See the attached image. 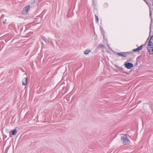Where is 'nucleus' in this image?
<instances>
[{"instance_id": "6", "label": "nucleus", "mask_w": 153, "mask_h": 153, "mask_svg": "<svg viewBox=\"0 0 153 153\" xmlns=\"http://www.w3.org/2000/svg\"><path fill=\"white\" fill-rule=\"evenodd\" d=\"M143 47V45H141V46H140V47H138L137 48L133 49V51L137 52H139L142 49Z\"/></svg>"}, {"instance_id": "1", "label": "nucleus", "mask_w": 153, "mask_h": 153, "mask_svg": "<svg viewBox=\"0 0 153 153\" xmlns=\"http://www.w3.org/2000/svg\"><path fill=\"white\" fill-rule=\"evenodd\" d=\"M147 48L150 54H153V35L151 37L149 41Z\"/></svg>"}, {"instance_id": "9", "label": "nucleus", "mask_w": 153, "mask_h": 153, "mask_svg": "<svg viewBox=\"0 0 153 153\" xmlns=\"http://www.w3.org/2000/svg\"><path fill=\"white\" fill-rule=\"evenodd\" d=\"M90 51H91L90 50H85L84 51V54H88L90 52Z\"/></svg>"}, {"instance_id": "17", "label": "nucleus", "mask_w": 153, "mask_h": 153, "mask_svg": "<svg viewBox=\"0 0 153 153\" xmlns=\"http://www.w3.org/2000/svg\"><path fill=\"white\" fill-rule=\"evenodd\" d=\"M145 2H146V3L147 4H148V2L146 0H143Z\"/></svg>"}, {"instance_id": "11", "label": "nucleus", "mask_w": 153, "mask_h": 153, "mask_svg": "<svg viewBox=\"0 0 153 153\" xmlns=\"http://www.w3.org/2000/svg\"><path fill=\"white\" fill-rule=\"evenodd\" d=\"M95 18L96 22L97 23L98 22L99 18L98 16L96 15H95Z\"/></svg>"}, {"instance_id": "14", "label": "nucleus", "mask_w": 153, "mask_h": 153, "mask_svg": "<svg viewBox=\"0 0 153 153\" xmlns=\"http://www.w3.org/2000/svg\"><path fill=\"white\" fill-rule=\"evenodd\" d=\"M92 4L94 6H96L97 5V4H96L94 0H93L92 1Z\"/></svg>"}, {"instance_id": "13", "label": "nucleus", "mask_w": 153, "mask_h": 153, "mask_svg": "<svg viewBox=\"0 0 153 153\" xmlns=\"http://www.w3.org/2000/svg\"><path fill=\"white\" fill-rule=\"evenodd\" d=\"M7 20L6 19H5L4 20H2L1 21V22H2L3 24L4 25H5L6 23V22Z\"/></svg>"}, {"instance_id": "10", "label": "nucleus", "mask_w": 153, "mask_h": 153, "mask_svg": "<svg viewBox=\"0 0 153 153\" xmlns=\"http://www.w3.org/2000/svg\"><path fill=\"white\" fill-rule=\"evenodd\" d=\"M42 39L46 43H48V41H47V39L44 36H42Z\"/></svg>"}, {"instance_id": "3", "label": "nucleus", "mask_w": 153, "mask_h": 153, "mask_svg": "<svg viewBox=\"0 0 153 153\" xmlns=\"http://www.w3.org/2000/svg\"><path fill=\"white\" fill-rule=\"evenodd\" d=\"M124 65L125 68L128 69H130L133 66V64L130 62H127L125 63Z\"/></svg>"}, {"instance_id": "16", "label": "nucleus", "mask_w": 153, "mask_h": 153, "mask_svg": "<svg viewBox=\"0 0 153 153\" xmlns=\"http://www.w3.org/2000/svg\"><path fill=\"white\" fill-rule=\"evenodd\" d=\"M100 48H105V46L103 44H101L100 45Z\"/></svg>"}, {"instance_id": "4", "label": "nucleus", "mask_w": 153, "mask_h": 153, "mask_svg": "<svg viewBox=\"0 0 153 153\" xmlns=\"http://www.w3.org/2000/svg\"><path fill=\"white\" fill-rule=\"evenodd\" d=\"M130 52H122L120 53H117V55L119 56L122 57H126L127 55V53H129Z\"/></svg>"}, {"instance_id": "2", "label": "nucleus", "mask_w": 153, "mask_h": 153, "mask_svg": "<svg viewBox=\"0 0 153 153\" xmlns=\"http://www.w3.org/2000/svg\"><path fill=\"white\" fill-rule=\"evenodd\" d=\"M121 138L124 145H128L130 143L129 140L126 135L124 134L121 136Z\"/></svg>"}, {"instance_id": "8", "label": "nucleus", "mask_w": 153, "mask_h": 153, "mask_svg": "<svg viewBox=\"0 0 153 153\" xmlns=\"http://www.w3.org/2000/svg\"><path fill=\"white\" fill-rule=\"evenodd\" d=\"M17 132V131L16 129L13 130L12 131V134L13 135H15Z\"/></svg>"}, {"instance_id": "15", "label": "nucleus", "mask_w": 153, "mask_h": 153, "mask_svg": "<svg viewBox=\"0 0 153 153\" xmlns=\"http://www.w3.org/2000/svg\"><path fill=\"white\" fill-rule=\"evenodd\" d=\"M4 15H2L1 17L0 18V20L1 21L2 20H3V18L4 17Z\"/></svg>"}, {"instance_id": "18", "label": "nucleus", "mask_w": 153, "mask_h": 153, "mask_svg": "<svg viewBox=\"0 0 153 153\" xmlns=\"http://www.w3.org/2000/svg\"><path fill=\"white\" fill-rule=\"evenodd\" d=\"M147 41H146V42L144 44L142 45H143V46H145L146 45Z\"/></svg>"}, {"instance_id": "5", "label": "nucleus", "mask_w": 153, "mask_h": 153, "mask_svg": "<svg viewBox=\"0 0 153 153\" xmlns=\"http://www.w3.org/2000/svg\"><path fill=\"white\" fill-rule=\"evenodd\" d=\"M30 6L29 5L25 7L22 10L23 13V14L26 13L28 12L29 10L30 9Z\"/></svg>"}, {"instance_id": "7", "label": "nucleus", "mask_w": 153, "mask_h": 153, "mask_svg": "<svg viewBox=\"0 0 153 153\" xmlns=\"http://www.w3.org/2000/svg\"><path fill=\"white\" fill-rule=\"evenodd\" d=\"M27 77L24 78L22 81V83L23 85H27Z\"/></svg>"}, {"instance_id": "12", "label": "nucleus", "mask_w": 153, "mask_h": 153, "mask_svg": "<svg viewBox=\"0 0 153 153\" xmlns=\"http://www.w3.org/2000/svg\"><path fill=\"white\" fill-rule=\"evenodd\" d=\"M152 10L150 9H149V16L152 19Z\"/></svg>"}]
</instances>
